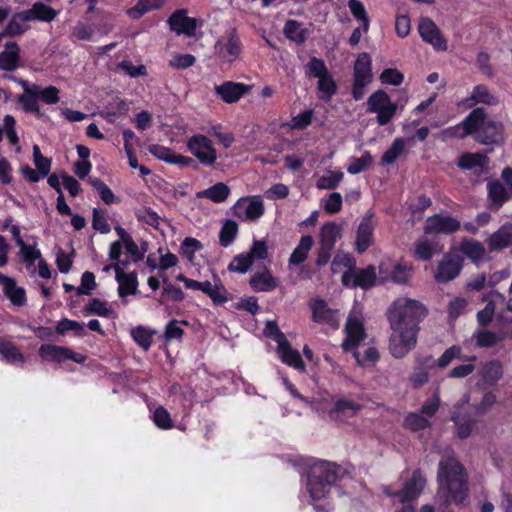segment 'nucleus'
I'll use <instances>...</instances> for the list:
<instances>
[{"mask_svg": "<svg viewBox=\"0 0 512 512\" xmlns=\"http://www.w3.org/2000/svg\"><path fill=\"white\" fill-rule=\"evenodd\" d=\"M437 500L441 505L463 503L467 497V474L455 458L447 456L439 462Z\"/></svg>", "mask_w": 512, "mask_h": 512, "instance_id": "nucleus-1", "label": "nucleus"}, {"mask_svg": "<svg viewBox=\"0 0 512 512\" xmlns=\"http://www.w3.org/2000/svg\"><path fill=\"white\" fill-rule=\"evenodd\" d=\"M428 309L419 300L399 297L387 310L390 326H402L420 330V323L426 318Z\"/></svg>", "mask_w": 512, "mask_h": 512, "instance_id": "nucleus-2", "label": "nucleus"}, {"mask_svg": "<svg viewBox=\"0 0 512 512\" xmlns=\"http://www.w3.org/2000/svg\"><path fill=\"white\" fill-rule=\"evenodd\" d=\"M341 468L335 463L318 461L310 466L307 490L312 501L324 499L339 478Z\"/></svg>", "mask_w": 512, "mask_h": 512, "instance_id": "nucleus-3", "label": "nucleus"}, {"mask_svg": "<svg viewBox=\"0 0 512 512\" xmlns=\"http://www.w3.org/2000/svg\"><path fill=\"white\" fill-rule=\"evenodd\" d=\"M478 111L477 119L472 124L475 140L483 145H501L505 141V127L500 121L490 119L483 108H475Z\"/></svg>", "mask_w": 512, "mask_h": 512, "instance_id": "nucleus-4", "label": "nucleus"}, {"mask_svg": "<svg viewBox=\"0 0 512 512\" xmlns=\"http://www.w3.org/2000/svg\"><path fill=\"white\" fill-rule=\"evenodd\" d=\"M425 484L426 479L419 471H415L400 491H394L390 486H384L383 492L389 497H397L403 504L401 509L396 512H414L415 508L410 502L421 494Z\"/></svg>", "mask_w": 512, "mask_h": 512, "instance_id": "nucleus-5", "label": "nucleus"}, {"mask_svg": "<svg viewBox=\"0 0 512 512\" xmlns=\"http://www.w3.org/2000/svg\"><path fill=\"white\" fill-rule=\"evenodd\" d=\"M389 351L394 358L401 359L412 351L418 339L419 330L402 326H390Z\"/></svg>", "mask_w": 512, "mask_h": 512, "instance_id": "nucleus-6", "label": "nucleus"}, {"mask_svg": "<svg viewBox=\"0 0 512 512\" xmlns=\"http://www.w3.org/2000/svg\"><path fill=\"white\" fill-rule=\"evenodd\" d=\"M366 105V111L376 114V122L380 126L390 123L397 112V104L392 102L390 96L381 89L368 97Z\"/></svg>", "mask_w": 512, "mask_h": 512, "instance_id": "nucleus-7", "label": "nucleus"}, {"mask_svg": "<svg viewBox=\"0 0 512 512\" xmlns=\"http://www.w3.org/2000/svg\"><path fill=\"white\" fill-rule=\"evenodd\" d=\"M188 151L204 166H213L218 158L213 142L203 134H194L187 139Z\"/></svg>", "mask_w": 512, "mask_h": 512, "instance_id": "nucleus-8", "label": "nucleus"}, {"mask_svg": "<svg viewBox=\"0 0 512 512\" xmlns=\"http://www.w3.org/2000/svg\"><path fill=\"white\" fill-rule=\"evenodd\" d=\"M232 211L241 221H253L264 214V203L260 196L242 197L233 205Z\"/></svg>", "mask_w": 512, "mask_h": 512, "instance_id": "nucleus-9", "label": "nucleus"}, {"mask_svg": "<svg viewBox=\"0 0 512 512\" xmlns=\"http://www.w3.org/2000/svg\"><path fill=\"white\" fill-rule=\"evenodd\" d=\"M242 51L240 39L234 30L223 35L215 44V52L225 62L235 61Z\"/></svg>", "mask_w": 512, "mask_h": 512, "instance_id": "nucleus-10", "label": "nucleus"}, {"mask_svg": "<svg viewBox=\"0 0 512 512\" xmlns=\"http://www.w3.org/2000/svg\"><path fill=\"white\" fill-rule=\"evenodd\" d=\"M462 269V260L453 254H445L439 261L434 272V279L437 283H446L455 279Z\"/></svg>", "mask_w": 512, "mask_h": 512, "instance_id": "nucleus-11", "label": "nucleus"}, {"mask_svg": "<svg viewBox=\"0 0 512 512\" xmlns=\"http://www.w3.org/2000/svg\"><path fill=\"white\" fill-rule=\"evenodd\" d=\"M39 355L44 360L54 362H63L69 359L76 363H83L86 360V357L82 354L75 353L69 348L53 344L41 345L39 348Z\"/></svg>", "mask_w": 512, "mask_h": 512, "instance_id": "nucleus-12", "label": "nucleus"}, {"mask_svg": "<svg viewBox=\"0 0 512 512\" xmlns=\"http://www.w3.org/2000/svg\"><path fill=\"white\" fill-rule=\"evenodd\" d=\"M460 227L461 224L456 218L449 215L435 214L427 218L424 225V231L427 234H449L458 231Z\"/></svg>", "mask_w": 512, "mask_h": 512, "instance_id": "nucleus-13", "label": "nucleus"}, {"mask_svg": "<svg viewBox=\"0 0 512 512\" xmlns=\"http://www.w3.org/2000/svg\"><path fill=\"white\" fill-rule=\"evenodd\" d=\"M418 31L423 41L431 44L436 50L445 51L447 49V41L431 19L422 18L418 25Z\"/></svg>", "mask_w": 512, "mask_h": 512, "instance_id": "nucleus-14", "label": "nucleus"}, {"mask_svg": "<svg viewBox=\"0 0 512 512\" xmlns=\"http://www.w3.org/2000/svg\"><path fill=\"white\" fill-rule=\"evenodd\" d=\"M309 306L315 322L327 324L333 328L338 327V311L329 308L326 301L318 298L313 299L310 301Z\"/></svg>", "mask_w": 512, "mask_h": 512, "instance_id": "nucleus-15", "label": "nucleus"}, {"mask_svg": "<svg viewBox=\"0 0 512 512\" xmlns=\"http://www.w3.org/2000/svg\"><path fill=\"white\" fill-rule=\"evenodd\" d=\"M345 332L346 338L342 343V347L345 351L354 350L366 337L363 323L352 315L347 319Z\"/></svg>", "mask_w": 512, "mask_h": 512, "instance_id": "nucleus-16", "label": "nucleus"}, {"mask_svg": "<svg viewBox=\"0 0 512 512\" xmlns=\"http://www.w3.org/2000/svg\"><path fill=\"white\" fill-rule=\"evenodd\" d=\"M16 83H18L25 93H30L32 95H36L38 100L43 101L46 104L52 105L59 102V89L55 86H49L43 88L36 84H29L28 82L22 79L12 78Z\"/></svg>", "mask_w": 512, "mask_h": 512, "instance_id": "nucleus-17", "label": "nucleus"}, {"mask_svg": "<svg viewBox=\"0 0 512 512\" xmlns=\"http://www.w3.org/2000/svg\"><path fill=\"white\" fill-rule=\"evenodd\" d=\"M251 90V86L243 83L227 81L215 86V93L226 103H235Z\"/></svg>", "mask_w": 512, "mask_h": 512, "instance_id": "nucleus-18", "label": "nucleus"}, {"mask_svg": "<svg viewBox=\"0 0 512 512\" xmlns=\"http://www.w3.org/2000/svg\"><path fill=\"white\" fill-rule=\"evenodd\" d=\"M373 215H365L357 229L355 246L359 253H363L373 244L374 231Z\"/></svg>", "mask_w": 512, "mask_h": 512, "instance_id": "nucleus-19", "label": "nucleus"}, {"mask_svg": "<svg viewBox=\"0 0 512 512\" xmlns=\"http://www.w3.org/2000/svg\"><path fill=\"white\" fill-rule=\"evenodd\" d=\"M457 165L480 176L488 171L489 158L482 153H465L459 158Z\"/></svg>", "mask_w": 512, "mask_h": 512, "instance_id": "nucleus-20", "label": "nucleus"}, {"mask_svg": "<svg viewBox=\"0 0 512 512\" xmlns=\"http://www.w3.org/2000/svg\"><path fill=\"white\" fill-rule=\"evenodd\" d=\"M171 30L175 31L178 35L185 34L192 36L197 27L195 18L186 16V10L175 11L168 20Z\"/></svg>", "mask_w": 512, "mask_h": 512, "instance_id": "nucleus-21", "label": "nucleus"}, {"mask_svg": "<svg viewBox=\"0 0 512 512\" xmlns=\"http://www.w3.org/2000/svg\"><path fill=\"white\" fill-rule=\"evenodd\" d=\"M478 111H471L469 115L459 124L448 127L440 133L442 140H450L453 138H464L467 135H473V123L477 119Z\"/></svg>", "mask_w": 512, "mask_h": 512, "instance_id": "nucleus-22", "label": "nucleus"}, {"mask_svg": "<svg viewBox=\"0 0 512 512\" xmlns=\"http://www.w3.org/2000/svg\"><path fill=\"white\" fill-rule=\"evenodd\" d=\"M380 277L382 280L391 279L398 284H405L412 275V266L408 263H397L393 266L392 271L388 274L385 263L379 265Z\"/></svg>", "mask_w": 512, "mask_h": 512, "instance_id": "nucleus-23", "label": "nucleus"}, {"mask_svg": "<svg viewBox=\"0 0 512 512\" xmlns=\"http://www.w3.org/2000/svg\"><path fill=\"white\" fill-rule=\"evenodd\" d=\"M20 47L14 42H6L3 51L0 52V70L14 71L19 67Z\"/></svg>", "mask_w": 512, "mask_h": 512, "instance_id": "nucleus-24", "label": "nucleus"}, {"mask_svg": "<svg viewBox=\"0 0 512 512\" xmlns=\"http://www.w3.org/2000/svg\"><path fill=\"white\" fill-rule=\"evenodd\" d=\"M360 409L361 405L358 402L342 397L335 401L330 416L335 420L342 421L354 417Z\"/></svg>", "mask_w": 512, "mask_h": 512, "instance_id": "nucleus-25", "label": "nucleus"}, {"mask_svg": "<svg viewBox=\"0 0 512 512\" xmlns=\"http://www.w3.org/2000/svg\"><path fill=\"white\" fill-rule=\"evenodd\" d=\"M480 381L488 386H494L503 376V366L498 360L484 363L478 370Z\"/></svg>", "mask_w": 512, "mask_h": 512, "instance_id": "nucleus-26", "label": "nucleus"}, {"mask_svg": "<svg viewBox=\"0 0 512 512\" xmlns=\"http://www.w3.org/2000/svg\"><path fill=\"white\" fill-rule=\"evenodd\" d=\"M491 251H500L512 245V224H505L487 239Z\"/></svg>", "mask_w": 512, "mask_h": 512, "instance_id": "nucleus-27", "label": "nucleus"}, {"mask_svg": "<svg viewBox=\"0 0 512 512\" xmlns=\"http://www.w3.org/2000/svg\"><path fill=\"white\" fill-rule=\"evenodd\" d=\"M489 208L499 210L502 205L509 199V195L505 187L499 180H490L487 183Z\"/></svg>", "mask_w": 512, "mask_h": 512, "instance_id": "nucleus-28", "label": "nucleus"}, {"mask_svg": "<svg viewBox=\"0 0 512 512\" xmlns=\"http://www.w3.org/2000/svg\"><path fill=\"white\" fill-rule=\"evenodd\" d=\"M277 353L285 364L296 370L305 371V364L300 353L293 349L287 340L277 346Z\"/></svg>", "mask_w": 512, "mask_h": 512, "instance_id": "nucleus-29", "label": "nucleus"}, {"mask_svg": "<svg viewBox=\"0 0 512 512\" xmlns=\"http://www.w3.org/2000/svg\"><path fill=\"white\" fill-rule=\"evenodd\" d=\"M116 280L119 284L118 293L121 298L137 292V277L135 274L124 273L118 264H115Z\"/></svg>", "mask_w": 512, "mask_h": 512, "instance_id": "nucleus-30", "label": "nucleus"}, {"mask_svg": "<svg viewBox=\"0 0 512 512\" xmlns=\"http://www.w3.org/2000/svg\"><path fill=\"white\" fill-rule=\"evenodd\" d=\"M250 285L255 292H270L278 286V282L269 270L265 269L250 278Z\"/></svg>", "mask_w": 512, "mask_h": 512, "instance_id": "nucleus-31", "label": "nucleus"}, {"mask_svg": "<svg viewBox=\"0 0 512 512\" xmlns=\"http://www.w3.org/2000/svg\"><path fill=\"white\" fill-rule=\"evenodd\" d=\"M27 22H29V17L25 10L13 14L4 29V35L14 37L24 34L29 29Z\"/></svg>", "mask_w": 512, "mask_h": 512, "instance_id": "nucleus-32", "label": "nucleus"}, {"mask_svg": "<svg viewBox=\"0 0 512 512\" xmlns=\"http://www.w3.org/2000/svg\"><path fill=\"white\" fill-rule=\"evenodd\" d=\"M342 228L335 222L325 223L320 231V242L324 249L332 250L341 237Z\"/></svg>", "mask_w": 512, "mask_h": 512, "instance_id": "nucleus-33", "label": "nucleus"}, {"mask_svg": "<svg viewBox=\"0 0 512 512\" xmlns=\"http://www.w3.org/2000/svg\"><path fill=\"white\" fill-rule=\"evenodd\" d=\"M372 78L371 58L367 53H361L354 65V80L370 84Z\"/></svg>", "mask_w": 512, "mask_h": 512, "instance_id": "nucleus-34", "label": "nucleus"}, {"mask_svg": "<svg viewBox=\"0 0 512 512\" xmlns=\"http://www.w3.org/2000/svg\"><path fill=\"white\" fill-rule=\"evenodd\" d=\"M230 195V188L223 182L216 183L215 185L197 192V198H205L214 203H222L227 200Z\"/></svg>", "mask_w": 512, "mask_h": 512, "instance_id": "nucleus-35", "label": "nucleus"}, {"mask_svg": "<svg viewBox=\"0 0 512 512\" xmlns=\"http://www.w3.org/2000/svg\"><path fill=\"white\" fill-rule=\"evenodd\" d=\"M469 106L481 103L488 106L499 104V99L485 85H476L467 99Z\"/></svg>", "mask_w": 512, "mask_h": 512, "instance_id": "nucleus-36", "label": "nucleus"}, {"mask_svg": "<svg viewBox=\"0 0 512 512\" xmlns=\"http://www.w3.org/2000/svg\"><path fill=\"white\" fill-rule=\"evenodd\" d=\"M25 11L29 17V21L38 20L43 22H51L56 18L58 14L56 10L42 2L33 4L30 9Z\"/></svg>", "mask_w": 512, "mask_h": 512, "instance_id": "nucleus-37", "label": "nucleus"}, {"mask_svg": "<svg viewBox=\"0 0 512 512\" xmlns=\"http://www.w3.org/2000/svg\"><path fill=\"white\" fill-rule=\"evenodd\" d=\"M313 238L309 235L302 236L299 244L294 249L289 258V263L292 265H299L307 258L309 251L313 246Z\"/></svg>", "mask_w": 512, "mask_h": 512, "instance_id": "nucleus-38", "label": "nucleus"}, {"mask_svg": "<svg viewBox=\"0 0 512 512\" xmlns=\"http://www.w3.org/2000/svg\"><path fill=\"white\" fill-rule=\"evenodd\" d=\"M460 251L474 263L481 261L486 254L484 246L475 240H464L460 244Z\"/></svg>", "mask_w": 512, "mask_h": 512, "instance_id": "nucleus-39", "label": "nucleus"}, {"mask_svg": "<svg viewBox=\"0 0 512 512\" xmlns=\"http://www.w3.org/2000/svg\"><path fill=\"white\" fill-rule=\"evenodd\" d=\"M0 358L12 364L22 365L24 362V357L16 346L4 339H0Z\"/></svg>", "mask_w": 512, "mask_h": 512, "instance_id": "nucleus-40", "label": "nucleus"}, {"mask_svg": "<svg viewBox=\"0 0 512 512\" xmlns=\"http://www.w3.org/2000/svg\"><path fill=\"white\" fill-rule=\"evenodd\" d=\"M133 340L145 351L152 345L153 336L156 334L155 330L149 329L142 325L136 326L130 331Z\"/></svg>", "mask_w": 512, "mask_h": 512, "instance_id": "nucleus-41", "label": "nucleus"}, {"mask_svg": "<svg viewBox=\"0 0 512 512\" xmlns=\"http://www.w3.org/2000/svg\"><path fill=\"white\" fill-rule=\"evenodd\" d=\"M344 173L340 170L333 171L327 170L321 175L317 182L316 187L321 190H331L336 188L339 183L343 180Z\"/></svg>", "mask_w": 512, "mask_h": 512, "instance_id": "nucleus-42", "label": "nucleus"}, {"mask_svg": "<svg viewBox=\"0 0 512 512\" xmlns=\"http://www.w3.org/2000/svg\"><path fill=\"white\" fill-rule=\"evenodd\" d=\"M476 344L479 347H491L492 345L501 342L505 339L504 333H494L488 330H478L474 333Z\"/></svg>", "mask_w": 512, "mask_h": 512, "instance_id": "nucleus-43", "label": "nucleus"}, {"mask_svg": "<svg viewBox=\"0 0 512 512\" xmlns=\"http://www.w3.org/2000/svg\"><path fill=\"white\" fill-rule=\"evenodd\" d=\"M373 163V158L368 151H365L361 157H351L347 172L351 175H356L366 170Z\"/></svg>", "mask_w": 512, "mask_h": 512, "instance_id": "nucleus-44", "label": "nucleus"}, {"mask_svg": "<svg viewBox=\"0 0 512 512\" xmlns=\"http://www.w3.org/2000/svg\"><path fill=\"white\" fill-rule=\"evenodd\" d=\"M405 144L406 142L403 138L394 139L390 148L383 154L381 163L383 165L393 164L405 151Z\"/></svg>", "mask_w": 512, "mask_h": 512, "instance_id": "nucleus-45", "label": "nucleus"}, {"mask_svg": "<svg viewBox=\"0 0 512 512\" xmlns=\"http://www.w3.org/2000/svg\"><path fill=\"white\" fill-rule=\"evenodd\" d=\"M3 291L6 297L11 301L13 305L23 306L25 304V290L17 286L13 278L11 279V285L7 284Z\"/></svg>", "mask_w": 512, "mask_h": 512, "instance_id": "nucleus-46", "label": "nucleus"}, {"mask_svg": "<svg viewBox=\"0 0 512 512\" xmlns=\"http://www.w3.org/2000/svg\"><path fill=\"white\" fill-rule=\"evenodd\" d=\"M435 252L434 243L426 238H421L415 243L414 253L415 257L419 260H430Z\"/></svg>", "mask_w": 512, "mask_h": 512, "instance_id": "nucleus-47", "label": "nucleus"}, {"mask_svg": "<svg viewBox=\"0 0 512 512\" xmlns=\"http://www.w3.org/2000/svg\"><path fill=\"white\" fill-rule=\"evenodd\" d=\"M285 36L297 43H302L306 39V31L302 25L295 20H288L284 26Z\"/></svg>", "mask_w": 512, "mask_h": 512, "instance_id": "nucleus-48", "label": "nucleus"}, {"mask_svg": "<svg viewBox=\"0 0 512 512\" xmlns=\"http://www.w3.org/2000/svg\"><path fill=\"white\" fill-rule=\"evenodd\" d=\"M356 281L357 286L368 289L372 287L376 282V269L374 266H368L365 269H360L356 271Z\"/></svg>", "mask_w": 512, "mask_h": 512, "instance_id": "nucleus-49", "label": "nucleus"}, {"mask_svg": "<svg viewBox=\"0 0 512 512\" xmlns=\"http://www.w3.org/2000/svg\"><path fill=\"white\" fill-rule=\"evenodd\" d=\"M238 233V225L233 220H227L220 231L219 240L223 247H228L235 239Z\"/></svg>", "mask_w": 512, "mask_h": 512, "instance_id": "nucleus-50", "label": "nucleus"}, {"mask_svg": "<svg viewBox=\"0 0 512 512\" xmlns=\"http://www.w3.org/2000/svg\"><path fill=\"white\" fill-rule=\"evenodd\" d=\"M85 310L90 314H95L101 317H111L114 314L113 309L109 307L108 303L101 301L98 298L91 299Z\"/></svg>", "mask_w": 512, "mask_h": 512, "instance_id": "nucleus-51", "label": "nucleus"}, {"mask_svg": "<svg viewBox=\"0 0 512 512\" xmlns=\"http://www.w3.org/2000/svg\"><path fill=\"white\" fill-rule=\"evenodd\" d=\"M348 7L352 15L363 24V30L365 32L369 29V17L367 15L365 6L359 0H349Z\"/></svg>", "mask_w": 512, "mask_h": 512, "instance_id": "nucleus-52", "label": "nucleus"}, {"mask_svg": "<svg viewBox=\"0 0 512 512\" xmlns=\"http://www.w3.org/2000/svg\"><path fill=\"white\" fill-rule=\"evenodd\" d=\"M318 91L323 100H329L335 94L336 84L330 73L318 79Z\"/></svg>", "mask_w": 512, "mask_h": 512, "instance_id": "nucleus-53", "label": "nucleus"}, {"mask_svg": "<svg viewBox=\"0 0 512 512\" xmlns=\"http://www.w3.org/2000/svg\"><path fill=\"white\" fill-rule=\"evenodd\" d=\"M452 420L455 423L456 433L459 438L465 439L470 436L472 428L474 426V421L470 419H465L456 412L453 413Z\"/></svg>", "mask_w": 512, "mask_h": 512, "instance_id": "nucleus-54", "label": "nucleus"}, {"mask_svg": "<svg viewBox=\"0 0 512 512\" xmlns=\"http://www.w3.org/2000/svg\"><path fill=\"white\" fill-rule=\"evenodd\" d=\"M203 248L202 243L193 237H186L181 244V254L189 261L195 258L196 252Z\"/></svg>", "mask_w": 512, "mask_h": 512, "instance_id": "nucleus-55", "label": "nucleus"}, {"mask_svg": "<svg viewBox=\"0 0 512 512\" xmlns=\"http://www.w3.org/2000/svg\"><path fill=\"white\" fill-rule=\"evenodd\" d=\"M33 160L41 177H47L51 169V161L41 154L38 145L33 146Z\"/></svg>", "mask_w": 512, "mask_h": 512, "instance_id": "nucleus-56", "label": "nucleus"}, {"mask_svg": "<svg viewBox=\"0 0 512 512\" xmlns=\"http://www.w3.org/2000/svg\"><path fill=\"white\" fill-rule=\"evenodd\" d=\"M405 426L413 431L424 430L431 426L430 420L417 413H411L405 418Z\"/></svg>", "mask_w": 512, "mask_h": 512, "instance_id": "nucleus-57", "label": "nucleus"}, {"mask_svg": "<svg viewBox=\"0 0 512 512\" xmlns=\"http://www.w3.org/2000/svg\"><path fill=\"white\" fill-rule=\"evenodd\" d=\"M19 248L21 257L28 269L32 268L36 260L41 259V252L35 245H27L24 243L22 246H19Z\"/></svg>", "mask_w": 512, "mask_h": 512, "instance_id": "nucleus-58", "label": "nucleus"}, {"mask_svg": "<svg viewBox=\"0 0 512 512\" xmlns=\"http://www.w3.org/2000/svg\"><path fill=\"white\" fill-rule=\"evenodd\" d=\"M18 102L25 112L34 113L38 117L42 116L36 95L24 92V95L18 97Z\"/></svg>", "mask_w": 512, "mask_h": 512, "instance_id": "nucleus-59", "label": "nucleus"}, {"mask_svg": "<svg viewBox=\"0 0 512 512\" xmlns=\"http://www.w3.org/2000/svg\"><path fill=\"white\" fill-rule=\"evenodd\" d=\"M382 84L399 86L404 81V74L394 68H387L379 76Z\"/></svg>", "mask_w": 512, "mask_h": 512, "instance_id": "nucleus-60", "label": "nucleus"}, {"mask_svg": "<svg viewBox=\"0 0 512 512\" xmlns=\"http://www.w3.org/2000/svg\"><path fill=\"white\" fill-rule=\"evenodd\" d=\"M253 264V260L248 253H242L234 257L232 262L229 264L228 269L230 271L245 273L249 270L251 265Z\"/></svg>", "mask_w": 512, "mask_h": 512, "instance_id": "nucleus-61", "label": "nucleus"}, {"mask_svg": "<svg viewBox=\"0 0 512 512\" xmlns=\"http://www.w3.org/2000/svg\"><path fill=\"white\" fill-rule=\"evenodd\" d=\"M135 214L140 222L146 223L155 228L159 226L160 217L150 208L142 207L138 209Z\"/></svg>", "mask_w": 512, "mask_h": 512, "instance_id": "nucleus-62", "label": "nucleus"}, {"mask_svg": "<svg viewBox=\"0 0 512 512\" xmlns=\"http://www.w3.org/2000/svg\"><path fill=\"white\" fill-rule=\"evenodd\" d=\"M3 130L10 144L15 145L19 142V137L16 132V120L12 115L4 116Z\"/></svg>", "mask_w": 512, "mask_h": 512, "instance_id": "nucleus-63", "label": "nucleus"}, {"mask_svg": "<svg viewBox=\"0 0 512 512\" xmlns=\"http://www.w3.org/2000/svg\"><path fill=\"white\" fill-rule=\"evenodd\" d=\"M153 421L155 425L161 429H170L173 427L169 412L162 406L154 411Z\"/></svg>", "mask_w": 512, "mask_h": 512, "instance_id": "nucleus-64", "label": "nucleus"}]
</instances>
